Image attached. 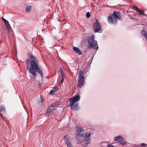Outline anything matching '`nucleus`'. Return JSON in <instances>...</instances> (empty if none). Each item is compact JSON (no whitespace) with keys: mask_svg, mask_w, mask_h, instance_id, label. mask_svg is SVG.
Returning a JSON list of instances; mask_svg holds the SVG:
<instances>
[{"mask_svg":"<svg viewBox=\"0 0 147 147\" xmlns=\"http://www.w3.org/2000/svg\"><path fill=\"white\" fill-rule=\"evenodd\" d=\"M4 23L7 29H8V30H9L10 27V26L9 22L8 21H6V22H4Z\"/></svg>","mask_w":147,"mask_h":147,"instance_id":"15","label":"nucleus"},{"mask_svg":"<svg viewBox=\"0 0 147 147\" xmlns=\"http://www.w3.org/2000/svg\"><path fill=\"white\" fill-rule=\"evenodd\" d=\"M141 15H144L145 16H147V15L146 14H145L144 11H143L142 13L141 14Z\"/></svg>","mask_w":147,"mask_h":147,"instance_id":"27","label":"nucleus"},{"mask_svg":"<svg viewBox=\"0 0 147 147\" xmlns=\"http://www.w3.org/2000/svg\"><path fill=\"white\" fill-rule=\"evenodd\" d=\"M70 106L73 110L75 111L78 109V104H74V103H70Z\"/></svg>","mask_w":147,"mask_h":147,"instance_id":"11","label":"nucleus"},{"mask_svg":"<svg viewBox=\"0 0 147 147\" xmlns=\"http://www.w3.org/2000/svg\"><path fill=\"white\" fill-rule=\"evenodd\" d=\"M5 111V107L4 106H0V112Z\"/></svg>","mask_w":147,"mask_h":147,"instance_id":"18","label":"nucleus"},{"mask_svg":"<svg viewBox=\"0 0 147 147\" xmlns=\"http://www.w3.org/2000/svg\"><path fill=\"white\" fill-rule=\"evenodd\" d=\"M63 139L67 147H72V144L70 142L69 138L67 136H64Z\"/></svg>","mask_w":147,"mask_h":147,"instance_id":"8","label":"nucleus"},{"mask_svg":"<svg viewBox=\"0 0 147 147\" xmlns=\"http://www.w3.org/2000/svg\"><path fill=\"white\" fill-rule=\"evenodd\" d=\"M28 64L27 69L29 72L35 76H36L37 72L42 77L43 76L42 70L39 66V61L33 55H30V59H27Z\"/></svg>","mask_w":147,"mask_h":147,"instance_id":"1","label":"nucleus"},{"mask_svg":"<svg viewBox=\"0 0 147 147\" xmlns=\"http://www.w3.org/2000/svg\"><path fill=\"white\" fill-rule=\"evenodd\" d=\"M114 141L119 142V143L122 144H125V142L121 136H118L114 137Z\"/></svg>","mask_w":147,"mask_h":147,"instance_id":"7","label":"nucleus"},{"mask_svg":"<svg viewBox=\"0 0 147 147\" xmlns=\"http://www.w3.org/2000/svg\"><path fill=\"white\" fill-rule=\"evenodd\" d=\"M146 145L147 146V144H146Z\"/></svg>","mask_w":147,"mask_h":147,"instance_id":"29","label":"nucleus"},{"mask_svg":"<svg viewBox=\"0 0 147 147\" xmlns=\"http://www.w3.org/2000/svg\"><path fill=\"white\" fill-rule=\"evenodd\" d=\"M121 17L120 13L117 11H114L108 17L109 23L111 24H115L117 22L118 20H121Z\"/></svg>","mask_w":147,"mask_h":147,"instance_id":"2","label":"nucleus"},{"mask_svg":"<svg viewBox=\"0 0 147 147\" xmlns=\"http://www.w3.org/2000/svg\"><path fill=\"white\" fill-rule=\"evenodd\" d=\"M80 99V97L79 95H77L74 96L73 98H70L69 101L70 103H74L75 102L78 101Z\"/></svg>","mask_w":147,"mask_h":147,"instance_id":"9","label":"nucleus"},{"mask_svg":"<svg viewBox=\"0 0 147 147\" xmlns=\"http://www.w3.org/2000/svg\"><path fill=\"white\" fill-rule=\"evenodd\" d=\"M77 133L80 135H82L84 134V131L81 128H79L76 131Z\"/></svg>","mask_w":147,"mask_h":147,"instance_id":"12","label":"nucleus"},{"mask_svg":"<svg viewBox=\"0 0 147 147\" xmlns=\"http://www.w3.org/2000/svg\"><path fill=\"white\" fill-rule=\"evenodd\" d=\"M93 28L94 32H99L100 31H101V26L98 22V20H96V22L94 24Z\"/></svg>","mask_w":147,"mask_h":147,"instance_id":"6","label":"nucleus"},{"mask_svg":"<svg viewBox=\"0 0 147 147\" xmlns=\"http://www.w3.org/2000/svg\"><path fill=\"white\" fill-rule=\"evenodd\" d=\"M31 6H28L26 8V11L27 12H29L31 11Z\"/></svg>","mask_w":147,"mask_h":147,"instance_id":"17","label":"nucleus"},{"mask_svg":"<svg viewBox=\"0 0 147 147\" xmlns=\"http://www.w3.org/2000/svg\"><path fill=\"white\" fill-rule=\"evenodd\" d=\"M132 8H133L136 9V10H137V11L139 10V9L137 7L135 6H133Z\"/></svg>","mask_w":147,"mask_h":147,"instance_id":"21","label":"nucleus"},{"mask_svg":"<svg viewBox=\"0 0 147 147\" xmlns=\"http://www.w3.org/2000/svg\"><path fill=\"white\" fill-rule=\"evenodd\" d=\"M91 133L88 132L85 134V138L82 142V145L84 147L87 146L88 144H89L90 142L91 138L90 136Z\"/></svg>","mask_w":147,"mask_h":147,"instance_id":"5","label":"nucleus"},{"mask_svg":"<svg viewBox=\"0 0 147 147\" xmlns=\"http://www.w3.org/2000/svg\"><path fill=\"white\" fill-rule=\"evenodd\" d=\"M138 11L139 13H141V14L142 13L143 11H142V10L139 9V10H138Z\"/></svg>","mask_w":147,"mask_h":147,"instance_id":"25","label":"nucleus"},{"mask_svg":"<svg viewBox=\"0 0 147 147\" xmlns=\"http://www.w3.org/2000/svg\"><path fill=\"white\" fill-rule=\"evenodd\" d=\"M62 76V79L61 80V83H62L63 82V80H64V77L65 76Z\"/></svg>","mask_w":147,"mask_h":147,"instance_id":"22","label":"nucleus"},{"mask_svg":"<svg viewBox=\"0 0 147 147\" xmlns=\"http://www.w3.org/2000/svg\"><path fill=\"white\" fill-rule=\"evenodd\" d=\"M146 144L144 143H143L141 144V146H146Z\"/></svg>","mask_w":147,"mask_h":147,"instance_id":"24","label":"nucleus"},{"mask_svg":"<svg viewBox=\"0 0 147 147\" xmlns=\"http://www.w3.org/2000/svg\"><path fill=\"white\" fill-rule=\"evenodd\" d=\"M94 35H92L90 37L88 38V47L89 48L92 47L94 49L98 50V46L97 41L94 39Z\"/></svg>","mask_w":147,"mask_h":147,"instance_id":"3","label":"nucleus"},{"mask_svg":"<svg viewBox=\"0 0 147 147\" xmlns=\"http://www.w3.org/2000/svg\"><path fill=\"white\" fill-rule=\"evenodd\" d=\"M2 19L3 20V22H6V21L7 20L5 19V18H4L3 17H2Z\"/></svg>","mask_w":147,"mask_h":147,"instance_id":"23","label":"nucleus"},{"mask_svg":"<svg viewBox=\"0 0 147 147\" xmlns=\"http://www.w3.org/2000/svg\"><path fill=\"white\" fill-rule=\"evenodd\" d=\"M108 147H115L113 145L110 144H108Z\"/></svg>","mask_w":147,"mask_h":147,"instance_id":"26","label":"nucleus"},{"mask_svg":"<svg viewBox=\"0 0 147 147\" xmlns=\"http://www.w3.org/2000/svg\"><path fill=\"white\" fill-rule=\"evenodd\" d=\"M42 102H43V100H42V99H41V100L40 102H42Z\"/></svg>","mask_w":147,"mask_h":147,"instance_id":"28","label":"nucleus"},{"mask_svg":"<svg viewBox=\"0 0 147 147\" xmlns=\"http://www.w3.org/2000/svg\"><path fill=\"white\" fill-rule=\"evenodd\" d=\"M73 49L79 55H82V52L78 48L76 47H74Z\"/></svg>","mask_w":147,"mask_h":147,"instance_id":"13","label":"nucleus"},{"mask_svg":"<svg viewBox=\"0 0 147 147\" xmlns=\"http://www.w3.org/2000/svg\"><path fill=\"white\" fill-rule=\"evenodd\" d=\"M57 107L55 105H51L48 108L47 111V113H53L56 109Z\"/></svg>","mask_w":147,"mask_h":147,"instance_id":"10","label":"nucleus"},{"mask_svg":"<svg viewBox=\"0 0 147 147\" xmlns=\"http://www.w3.org/2000/svg\"><path fill=\"white\" fill-rule=\"evenodd\" d=\"M78 86L80 88L82 87L84 84L83 72L81 70L79 71L78 74Z\"/></svg>","mask_w":147,"mask_h":147,"instance_id":"4","label":"nucleus"},{"mask_svg":"<svg viewBox=\"0 0 147 147\" xmlns=\"http://www.w3.org/2000/svg\"><path fill=\"white\" fill-rule=\"evenodd\" d=\"M60 72L61 76H64V73L63 69L61 68H60Z\"/></svg>","mask_w":147,"mask_h":147,"instance_id":"19","label":"nucleus"},{"mask_svg":"<svg viewBox=\"0 0 147 147\" xmlns=\"http://www.w3.org/2000/svg\"><path fill=\"white\" fill-rule=\"evenodd\" d=\"M59 88L58 86H56L54 87L53 90L50 92L49 94H53L55 92L58 91L59 90Z\"/></svg>","mask_w":147,"mask_h":147,"instance_id":"14","label":"nucleus"},{"mask_svg":"<svg viewBox=\"0 0 147 147\" xmlns=\"http://www.w3.org/2000/svg\"><path fill=\"white\" fill-rule=\"evenodd\" d=\"M141 33L143 36H145V38L147 40V32L144 30L142 31Z\"/></svg>","mask_w":147,"mask_h":147,"instance_id":"16","label":"nucleus"},{"mask_svg":"<svg viewBox=\"0 0 147 147\" xmlns=\"http://www.w3.org/2000/svg\"><path fill=\"white\" fill-rule=\"evenodd\" d=\"M86 17L87 18H89L90 16V13L89 12H87L86 14Z\"/></svg>","mask_w":147,"mask_h":147,"instance_id":"20","label":"nucleus"}]
</instances>
